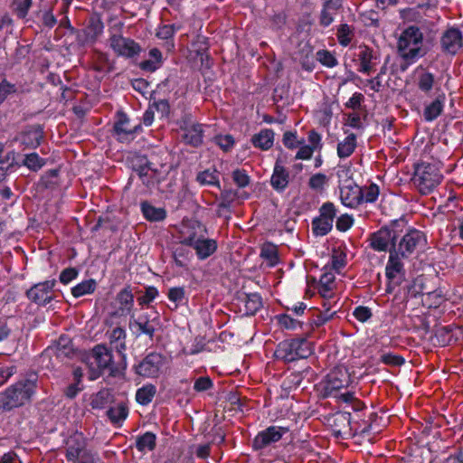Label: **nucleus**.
Returning <instances> with one entry per match:
<instances>
[{
	"label": "nucleus",
	"mask_w": 463,
	"mask_h": 463,
	"mask_svg": "<svg viewBox=\"0 0 463 463\" xmlns=\"http://www.w3.org/2000/svg\"><path fill=\"white\" fill-rule=\"evenodd\" d=\"M411 80L417 93L431 99L424 102L422 116L426 122L436 120L444 111L447 96L440 79L428 68L419 65L412 71Z\"/></svg>",
	"instance_id": "f257e3e1"
},
{
	"label": "nucleus",
	"mask_w": 463,
	"mask_h": 463,
	"mask_svg": "<svg viewBox=\"0 0 463 463\" xmlns=\"http://www.w3.org/2000/svg\"><path fill=\"white\" fill-rule=\"evenodd\" d=\"M351 374L345 366H336L331 370L319 383V391L325 398H335L343 403L355 402V410H359L360 402L353 392L346 391L350 385Z\"/></svg>",
	"instance_id": "f03ea898"
},
{
	"label": "nucleus",
	"mask_w": 463,
	"mask_h": 463,
	"mask_svg": "<svg viewBox=\"0 0 463 463\" xmlns=\"http://www.w3.org/2000/svg\"><path fill=\"white\" fill-rule=\"evenodd\" d=\"M38 377L30 374L7 387L0 394V406L4 411H9L31 402L37 390Z\"/></svg>",
	"instance_id": "7ed1b4c3"
},
{
	"label": "nucleus",
	"mask_w": 463,
	"mask_h": 463,
	"mask_svg": "<svg viewBox=\"0 0 463 463\" xmlns=\"http://www.w3.org/2000/svg\"><path fill=\"white\" fill-rule=\"evenodd\" d=\"M423 39L421 30L415 25H410L401 33L397 41V52L407 65L415 63L424 56Z\"/></svg>",
	"instance_id": "20e7f679"
},
{
	"label": "nucleus",
	"mask_w": 463,
	"mask_h": 463,
	"mask_svg": "<svg viewBox=\"0 0 463 463\" xmlns=\"http://www.w3.org/2000/svg\"><path fill=\"white\" fill-rule=\"evenodd\" d=\"M124 24L116 21L109 28V46L118 56L134 58L141 52V46L135 40L122 34Z\"/></svg>",
	"instance_id": "39448f33"
},
{
	"label": "nucleus",
	"mask_w": 463,
	"mask_h": 463,
	"mask_svg": "<svg viewBox=\"0 0 463 463\" xmlns=\"http://www.w3.org/2000/svg\"><path fill=\"white\" fill-rule=\"evenodd\" d=\"M312 354L310 343L305 338H293L280 342L274 353L277 359L294 362L306 359Z\"/></svg>",
	"instance_id": "423d86ee"
},
{
	"label": "nucleus",
	"mask_w": 463,
	"mask_h": 463,
	"mask_svg": "<svg viewBox=\"0 0 463 463\" xmlns=\"http://www.w3.org/2000/svg\"><path fill=\"white\" fill-rule=\"evenodd\" d=\"M86 364L90 369L89 379L90 381L98 379L107 369L113 373L112 353L105 345H98L87 355Z\"/></svg>",
	"instance_id": "0eeeda50"
},
{
	"label": "nucleus",
	"mask_w": 463,
	"mask_h": 463,
	"mask_svg": "<svg viewBox=\"0 0 463 463\" xmlns=\"http://www.w3.org/2000/svg\"><path fill=\"white\" fill-rule=\"evenodd\" d=\"M442 178L440 169L436 164L421 163L415 168L414 183L423 194L431 193L440 184Z\"/></svg>",
	"instance_id": "6e6552de"
},
{
	"label": "nucleus",
	"mask_w": 463,
	"mask_h": 463,
	"mask_svg": "<svg viewBox=\"0 0 463 463\" xmlns=\"http://www.w3.org/2000/svg\"><path fill=\"white\" fill-rule=\"evenodd\" d=\"M204 235H207V230L205 226L197 220H184L178 229L180 243L188 247H192Z\"/></svg>",
	"instance_id": "1a4fd4ad"
},
{
	"label": "nucleus",
	"mask_w": 463,
	"mask_h": 463,
	"mask_svg": "<svg viewBox=\"0 0 463 463\" xmlns=\"http://www.w3.org/2000/svg\"><path fill=\"white\" fill-rule=\"evenodd\" d=\"M426 241V236L422 232L417 229H410L401 239L396 251L402 258H407L423 248Z\"/></svg>",
	"instance_id": "9d476101"
},
{
	"label": "nucleus",
	"mask_w": 463,
	"mask_h": 463,
	"mask_svg": "<svg viewBox=\"0 0 463 463\" xmlns=\"http://www.w3.org/2000/svg\"><path fill=\"white\" fill-rule=\"evenodd\" d=\"M142 129L141 125L130 126V120L126 113L118 111L113 126V133L117 140L121 143L132 141L136 134Z\"/></svg>",
	"instance_id": "9b49d317"
},
{
	"label": "nucleus",
	"mask_w": 463,
	"mask_h": 463,
	"mask_svg": "<svg viewBox=\"0 0 463 463\" xmlns=\"http://www.w3.org/2000/svg\"><path fill=\"white\" fill-rule=\"evenodd\" d=\"M89 453L81 433L71 435L67 440L66 458L71 463H87Z\"/></svg>",
	"instance_id": "f8f14e48"
},
{
	"label": "nucleus",
	"mask_w": 463,
	"mask_h": 463,
	"mask_svg": "<svg viewBox=\"0 0 463 463\" xmlns=\"http://www.w3.org/2000/svg\"><path fill=\"white\" fill-rule=\"evenodd\" d=\"M55 283L54 279L37 283L26 291V297L32 302L45 307L54 298L53 288Z\"/></svg>",
	"instance_id": "ddd939ff"
},
{
	"label": "nucleus",
	"mask_w": 463,
	"mask_h": 463,
	"mask_svg": "<svg viewBox=\"0 0 463 463\" xmlns=\"http://www.w3.org/2000/svg\"><path fill=\"white\" fill-rule=\"evenodd\" d=\"M164 364L163 355L158 353H150L135 365V371L140 376L156 378L160 374Z\"/></svg>",
	"instance_id": "4468645a"
},
{
	"label": "nucleus",
	"mask_w": 463,
	"mask_h": 463,
	"mask_svg": "<svg viewBox=\"0 0 463 463\" xmlns=\"http://www.w3.org/2000/svg\"><path fill=\"white\" fill-rule=\"evenodd\" d=\"M288 432V428L280 426H269L260 431L253 440V448L257 450L267 448L279 441Z\"/></svg>",
	"instance_id": "2eb2a0df"
},
{
	"label": "nucleus",
	"mask_w": 463,
	"mask_h": 463,
	"mask_svg": "<svg viewBox=\"0 0 463 463\" xmlns=\"http://www.w3.org/2000/svg\"><path fill=\"white\" fill-rule=\"evenodd\" d=\"M396 232L389 227H383L373 232L370 237V246L376 251H386L396 249Z\"/></svg>",
	"instance_id": "dca6fc26"
},
{
	"label": "nucleus",
	"mask_w": 463,
	"mask_h": 463,
	"mask_svg": "<svg viewBox=\"0 0 463 463\" xmlns=\"http://www.w3.org/2000/svg\"><path fill=\"white\" fill-rule=\"evenodd\" d=\"M104 24L98 16H92L86 26L78 33V41L80 44H93L102 35Z\"/></svg>",
	"instance_id": "f3484780"
},
{
	"label": "nucleus",
	"mask_w": 463,
	"mask_h": 463,
	"mask_svg": "<svg viewBox=\"0 0 463 463\" xmlns=\"http://www.w3.org/2000/svg\"><path fill=\"white\" fill-rule=\"evenodd\" d=\"M385 275L390 283L394 285H400L404 279V265L396 249L390 250L389 259L385 267Z\"/></svg>",
	"instance_id": "a211bd4d"
},
{
	"label": "nucleus",
	"mask_w": 463,
	"mask_h": 463,
	"mask_svg": "<svg viewBox=\"0 0 463 463\" xmlns=\"http://www.w3.org/2000/svg\"><path fill=\"white\" fill-rule=\"evenodd\" d=\"M339 190L343 205L352 209L361 205L360 186L353 180H345V184H339Z\"/></svg>",
	"instance_id": "6ab92c4d"
},
{
	"label": "nucleus",
	"mask_w": 463,
	"mask_h": 463,
	"mask_svg": "<svg viewBox=\"0 0 463 463\" xmlns=\"http://www.w3.org/2000/svg\"><path fill=\"white\" fill-rule=\"evenodd\" d=\"M440 45L444 52L456 54L463 46L462 32L455 27L447 29L441 36Z\"/></svg>",
	"instance_id": "aec40b11"
},
{
	"label": "nucleus",
	"mask_w": 463,
	"mask_h": 463,
	"mask_svg": "<svg viewBox=\"0 0 463 463\" xmlns=\"http://www.w3.org/2000/svg\"><path fill=\"white\" fill-rule=\"evenodd\" d=\"M290 180L289 172L280 159L274 165L273 173L270 177V185L278 193L286 190Z\"/></svg>",
	"instance_id": "412c9836"
},
{
	"label": "nucleus",
	"mask_w": 463,
	"mask_h": 463,
	"mask_svg": "<svg viewBox=\"0 0 463 463\" xmlns=\"http://www.w3.org/2000/svg\"><path fill=\"white\" fill-rule=\"evenodd\" d=\"M182 29V25L180 24H161L157 27L156 36L165 41L163 43V47L168 52H172L175 49L174 36L176 32Z\"/></svg>",
	"instance_id": "4be33fe9"
},
{
	"label": "nucleus",
	"mask_w": 463,
	"mask_h": 463,
	"mask_svg": "<svg viewBox=\"0 0 463 463\" xmlns=\"http://www.w3.org/2000/svg\"><path fill=\"white\" fill-rule=\"evenodd\" d=\"M191 248L195 251V255L199 260H205L216 252L218 244L214 239L208 238L204 235Z\"/></svg>",
	"instance_id": "5701e85b"
},
{
	"label": "nucleus",
	"mask_w": 463,
	"mask_h": 463,
	"mask_svg": "<svg viewBox=\"0 0 463 463\" xmlns=\"http://www.w3.org/2000/svg\"><path fill=\"white\" fill-rule=\"evenodd\" d=\"M357 57L359 61L358 71L364 74H370L378 62L376 52L367 46L360 47Z\"/></svg>",
	"instance_id": "b1692460"
},
{
	"label": "nucleus",
	"mask_w": 463,
	"mask_h": 463,
	"mask_svg": "<svg viewBox=\"0 0 463 463\" xmlns=\"http://www.w3.org/2000/svg\"><path fill=\"white\" fill-rule=\"evenodd\" d=\"M116 302L118 304L117 313L120 316L130 315L131 317H134V295L128 287L124 288L117 294Z\"/></svg>",
	"instance_id": "393cba45"
},
{
	"label": "nucleus",
	"mask_w": 463,
	"mask_h": 463,
	"mask_svg": "<svg viewBox=\"0 0 463 463\" xmlns=\"http://www.w3.org/2000/svg\"><path fill=\"white\" fill-rule=\"evenodd\" d=\"M317 291L321 298H330L335 294V276L332 271H325L317 283Z\"/></svg>",
	"instance_id": "a878e982"
},
{
	"label": "nucleus",
	"mask_w": 463,
	"mask_h": 463,
	"mask_svg": "<svg viewBox=\"0 0 463 463\" xmlns=\"http://www.w3.org/2000/svg\"><path fill=\"white\" fill-rule=\"evenodd\" d=\"M274 131L269 128L261 129L251 137V144L254 147L262 151H267L272 147L274 144Z\"/></svg>",
	"instance_id": "bb28decb"
},
{
	"label": "nucleus",
	"mask_w": 463,
	"mask_h": 463,
	"mask_svg": "<svg viewBox=\"0 0 463 463\" xmlns=\"http://www.w3.org/2000/svg\"><path fill=\"white\" fill-rule=\"evenodd\" d=\"M203 126L202 124H193L186 127L184 131L183 138L190 146L197 147L202 145L203 138Z\"/></svg>",
	"instance_id": "cd10ccee"
},
{
	"label": "nucleus",
	"mask_w": 463,
	"mask_h": 463,
	"mask_svg": "<svg viewBox=\"0 0 463 463\" xmlns=\"http://www.w3.org/2000/svg\"><path fill=\"white\" fill-rule=\"evenodd\" d=\"M128 405L124 402H119L107 411V416L114 426L120 427L128 418Z\"/></svg>",
	"instance_id": "c85d7f7f"
},
{
	"label": "nucleus",
	"mask_w": 463,
	"mask_h": 463,
	"mask_svg": "<svg viewBox=\"0 0 463 463\" xmlns=\"http://www.w3.org/2000/svg\"><path fill=\"white\" fill-rule=\"evenodd\" d=\"M43 137V131L40 128H31L21 135L20 141L24 148H36L40 146Z\"/></svg>",
	"instance_id": "c756f323"
},
{
	"label": "nucleus",
	"mask_w": 463,
	"mask_h": 463,
	"mask_svg": "<svg viewBox=\"0 0 463 463\" xmlns=\"http://www.w3.org/2000/svg\"><path fill=\"white\" fill-rule=\"evenodd\" d=\"M144 218L149 222H161L166 217V211L163 207H156L148 202L140 204Z\"/></svg>",
	"instance_id": "7c9ffc66"
},
{
	"label": "nucleus",
	"mask_w": 463,
	"mask_h": 463,
	"mask_svg": "<svg viewBox=\"0 0 463 463\" xmlns=\"http://www.w3.org/2000/svg\"><path fill=\"white\" fill-rule=\"evenodd\" d=\"M141 161H144L145 163L140 165L136 171L146 186H153L158 182L156 178V171L151 167V164L146 160V158H143Z\"/></svg>",
	"instance_id": "2f4dec72"
},
{
	"label": "nucleus",
	"mask_w": 463,
	"mask_h": 463,
	"mask_svg": "<svg viewBox=\"0 0 463 463\" xmlns=\"http://www.w3.org/2000/svg\"><path fill=\"white\" fill-rule=\"evenodd\" d=\"M110 345H112L118 352L121 353L126 349V330L122 326H116L107 332Z\"/></svg>",
	"instance_id": "473e14b6"
},
{
	"label": "nucleus",
	"mask_w": 463,
	"mask_h": 463,
	"mask_svg": "<svg viewBox=\"0 0 463 463\" xmlns=\"http://www.w3.org/2000/svg\"><path fill=\"white\" fill-rule=\"evenodd\" d=\"M356 146V136L354 133L347 135L337 145V156L341 159L349 157L354 152Z\"/></svg>",
	"instance_id": "72a5a7b5"
},
{
	"label": "nucleus",
	"mask_w": 463,
	"mask_h": 463,
	"mask_svg": "<svg viewBox=\"0 0 463 463\" xmlns=\"http://www.w3.org/2000/svg\"><path fill=\"white\" fill-rule=\"evenodd\" d=\"M148 54L150 59L143 61L140 63V68L143 71L153 72L161 67L163 63V56L158 48H152Z\"/></svg>",
	"instance_id": "f704fd0d"
},
{
	"label": "nucleus",
	"mask_w": 463,
	"mask_h": 463,
	"mask_svg": "<svg viewBox=\"0 0 463 463\" xmlns=\"http://www.w3.org/2000/svg\"><path fill=\"white\" fill-rule=\"evenodd\" d=\"M244 302V314L247 316H253L262 307V298L258 293L245 294L243 298Z\"/></svg>",
	"instance_id": "c9c22d12"
},
{
	"label": "nucleus",
	"mask_w": 463,
	"mask_h": 463,
	"mask_svg": "<svg viewBox=\"0 0 463 463\" xmlns=\"http://www.w3.org/2000/svg\"><path fill=\"white\" fill-rule=\"evenodd\" d=\"M260 257L268 263L269 267H275L279 262V257L276 245L266 242L260 249Z\"/></svg>",
	"instance_id": "e433bc0d"
},
{
	"label": "nucleus",
	"mask_w": 463,
	"mask_h": 463,
	"mask_svg": "<svg viewBox=\"0 0 463 463\" xmlns=\"http://www.w3.org/2000/svg\"><path fill=\"white\" fill-rule=\"evenodd\" d=\"M379 194L380 188L374 183H371L369 185L360 186L361 204L375 203Z\"/></svg>",
	"instance_id": "4c0bfd02"
},
{
	"label": "nucleus",
	"mask_w": 463,
	"mask_h": 463,
	"mask_svg": "<svg viewBox=\"0 0 463 463\" xmlns=\"http://www.w3.org/2000/svg\"><path fill=\"white\" fill-rule=\"evenodd\" d=\"M337 8L332 0L324 3L319 17V23L323 27H327L334 22V15Z\"/></svg>",
	"instance_id": "58836bf2"
},
{
	"label": "nucleus",
	"mask_w": 463,
	"mask_h": 463,
	"mask_svg": "<svg viewBox=\"0 0 463 463\" xmlns=\"http://www.w3.org/2000/svg\"><path fill=\"white\" fill-rule=\"evenodd\" d=\"M97 288V282L95 279H90L78 283L71 288V295L76 298H81L85 295L91 294Z\"/></svg>",
	"instance_id": "ea45409f"
},
{
	"label": "nucleus",
	"mask_w": 463,
	"mask_h": 463,
	"mask_svg": "<svg viewBox=\"0 0 463 463\" xmlns=\"http://www.w3.org/2000/svg\"><path fill=\"white\" fill-rule=\"evenodd\" d=\"M333 228L332 221L321 216L312 221V230L316 236H325L331 232Z\"/></svg>",
	"instance_id": "a19ab883"
},
{
	"label": "nucleus",
	"mask_w": 463,
	"mask_h": 463,
	"mask_svg": "<svg viewBox=\"0 0 463 463\" xmlns=\"http://www.w3.org/2000/svg\"><path fill=\"white\" fill-rule=\"evenodd\" d=\"M278 325L281 329L295 331L301 329L303 323L298 319L293 318L288 314H279L276 316Z\"/></svg>",
	"instance_id": "79ce46f5"
},
{
	"label": "nucleus",
	"mask_w": 463,
	"mask_h": 463,
	"mask_svg": "<svg viewBox=\"0 0 463 463\" xmlns=\"http://www.w3.org/2000/svg\"><path fill=\"white\" fill-rule=\"evenodd\" d=\"M156 388L155 385L148 383L137 389L136 392V401L141 405L150 403L156 395Z\"/></svg>",
	"instance_id": "37998d69"
},
{
	"label": "nucleus",
	"mask_w": 463,
	"mask_h": 463,
	"mask_svg": "<svg viewBox=\"0 0 463 463\" xmlns=\"http://www.w3.org/2000/svg\"><path fill=\"white\" fill-rule=\"evenodd\" d=\"M156 436L147 431L138 437L136 441V448L140 452L152 451L156 447Z\"/></svg>",
	"instance_id": "c03bdc74"
},
{
	"label": "nucleus",
	"mask_w": 463,
	"mask_h": 463,
	"mask_svg": "<svg viewBox=\"0 0 463 463\" xmlns=\"http://www.w3.org/2000/svg\"><path fill=\"white\" fill-rule=\"evenodd\" d=\"M175 264L179 268H185L193 258V254L184 245L178 246L173 252Z\"/></svg>",
	"instance_id": "a18cd8bd"
},
{
	"label": "nucleus",
	"mask_w": 463,
	"mask_h": 463,
	"mask_svg": "<svg viewBox=\"0 0 463 463\" xmlns=\"http://www.w3.org/2000/svg\"><path fill=\"white\" fill-rule=\"evenodd\" d=\"M45 164L46 160L33 152L25 155L21 165L26 166L31 171L37 172L43 167Z\"/></svg>",
	"instance_id": "49530a36"
},
{
	"label": "nucleus",
	"mask_w": 463,
	"mask_h": 463,
	"mask_svg": "<svg viewBox=\"0 0 463 463\" xmlns=\"http://www.w3.org/2000/svg\"><path fill=\"white\" fill-rule=\"evenodd\" d=\"M196 180L202 185H213L220 187L219 173L215 169H207L197 175Z\"/></svg>",
	"instance_id": "de8ad7c7"
},
{
	"label": "nucleus",
	"mask_w": 463,
	"mask_h": 463,
	"mask_svg": "<svg viewBox=\"0 0 463 463\" xmlns=\"http://www.w3.org/2000/svg\"><path fill=\"white\" fill-rule=\"evenodd\" d=\"M134 325L138 328V334H144L153 338L156 328L146 316H140L134 321Z\"/></svg>",
	"instance_id": "09e8293b"
},
{
	"label": "nucleus",
	"mask_w": 463,
	"mask_h": 463,
	"mask_svg": "<svg viewBox=\"0 0 463 463\" xmlns=\"http://www.w3.org/2000/svg\"><path fill=\"white\" fill-rule=\"evenodd\" d=\"M213 142L218 146L223 152H230L235 146V138L230 134H220L213 137Z\"/></svg>",
	"instance_id": "8fccbe9b"
},
{
	"label": "nucleus",
	"mask_w": 463,
	"mask_h": 463,
	"mask_svg": "<svg viewBox=\"0 0 463 463\" xmlns=\"http://www.w3.org/2000/svg\"><path fill=\"white\" fill-rule=\"evenodd\" d=\"M168 299L175 303V308L186 301L185 291L183 287H174L169 288L167 293Z\"/></svg>",
	"instance_id": "3c124183"
},
{
	"label": "nucleus",
	"mask_w": 463,
	"mask_h": 463,
	"mask_svg": "<svg viewBox=\"0 0 463 463\" xmlns=\"http://www.w3.org/2000/svg\"><path fill=\"white\" fill-rule=\"evenodd\" d=\"M350 418L351 414L348 412H338L334 417V422L336 426H343V430H336L335 433L337 435H342L343 433H346V430H350Z\"/></svg>",
	"instance_id": "603ef678"
},
{
	"label": "nucleus",
	"mask_w": 463,
	"mask_h": 463,
	"mask_svg": "<svg viewBox=\"0 0 463 463\" xmlns=\"http://www.w3.org/2000/svg\"><path fill=\"white\" fill-rule=\"evenodd\" d=\"M331 265L336 272H340L346 265V253L342 250H334L331 256Z\"/></svg>",
	"instance_id": "864d4df0"
},
{
	"label": "nucleus",
	"mask_w": 463,
	"mask_h": 463,
	"mask_svg": "<svg viewBox=\"0 0 463 463\" xmlns=\"http://www.w3.org/2000/svg\"><path fill=\"white\" fill-rule=\"evenodd\" d=\"M353 31L346 24H341L337 30V40L340 45L346 47L351 43Z\"/></svg>",
	"instance_id": "5fc2aeb1"
},
{
	"label": "nucleus",
	"mask_w": 463,
	"mask_h": 463,
	"mask_svg": "<svg viewBox=\"0 0 463 463\" xmlns=\"http://www.w3.org/2000/svg\"><path fill=\"white\" fill-rule=\"evenodd\" d=\"M317 61L327 68H334L337 65L335 55L327 50H320L317 52Z\"/></svg>",
	"instance_id": "6e6d98bb"
},
{
	"label": "nucleus",
	"mask_w": 463,
	"mask_h": 463,
	"mask_svg": "<svg viewBox=\"0 0 463 463\" xmlns=\"http://www.w3.org/2000/svg\"><path fill=\"white\" fill-rule=\"evenodd\" d=\"M12 6L19 18H24L32 6V0H13Z\"/></svg>",
	"instance_id": "4d7b16f0"
},
{
	"label": "nucleus",
	"mask_w": 463,
	"mask_h": 463,
	"mask_svg": "<svg viewBox=\"0 0 463 463\" xmlns=\"http://www.w3.org/2000/svg\"><path fill=\"white\" fill-rule=\"evenodd\" d=\"M109 392L106 390L97 392L91 402L90 405L93 409H103L109 402Z\"/></svg>",
	"instance_id": "13d9d810"
},
{
	"label": "nucleus",
	"mask_w": 463,
	"mask_h": 463,
	"mask_svg": "<svg viewBox=\"0 0 463 463\" xmlns=\"http://www.w3.org/2000/svg\"><path fill=\"white\" fill-rule=\"evenodd\" d=\"M327 176L325 174L317 173L313 175L308 181V186L312 190L320 191L327 184Z\"/></svg>",
	"instance_id": "bf43d9fd"
},
{
	"label": "nucleus",
	"mask_w": 463,
	"mask_h": 463,
	"mask_svg": "<svg viewBox=\"0 0 463 463\" xmlns=\"http://www.w3.org/2000/svg\"><path fill=\"white\" fill-rule=\"evenodd\" d=\"M283 144L287 148L293 149L298 147L302 145L305 140L302 138L301 140L298 139L297 133L292 131H287L283 135Z\"/></svg>",
	"instance_id": "052dcab7"
},
{
	"label": "nucleus",
	"mask_w": 463,
	"mask_h": 463,
	"mask_svg": "<svg viewBox=\"0 0 463 463\" xmlns=\"http://www.w3.org/2000/svg\"><path fill=\"white\" fill-rule=\"evenodd\" d=\"M423 281L424 279L422 276L415 278L408 286V295L411 298H416L423 294Z\"/></svg>",
	"instance_id": "680f3d73"
},
{
	"label": "nucleus",
	"mask_w": 463,
	"mask_h": 463,
	"mask_svg": "<svg viewBox=\"0 0 463 463\" xmlns=\"http://www.w3.org/2000/svg\"><path fill=\"white\" fill-rule=\"evenodd\" d=\"M158 296V290L156 287L150 286L146 288L144 295L137 298L140 306L149 305Z\"/></svg>",
	"instance_id": "e2e57ef3"
},
{
	"label": "nucleus",
	"mask_w": 463,
	"mask_h": 463,
	"mask_svg": "<svg viewBox=\"0 0 463 463\" xmlns=\"http://www.w3.org/2000/svg\"><path fill=\"white\" fill-rule=\"evenodd\" d=\"M213 387V383L209 376H201L194 381V390L197 392H206Z\"/></svg>",
	"instance_id": "0e129e2a"
},
{
	"label": "nucleus",
	"mask_w": 463,
	"mask_h": 463,
	"mask_svg": "<svg viewBox=\"0 0 463 463\" xmlns=\"http://www.w3.org/2000/svg\"><path fill=\"white\" fill-rule=\"evenodd\" d=\"M353 316L359 322L365 323L372 317L373 314L370 307L358 306L354 309Z\"/></svg>",
	"instance_id": "69168bd1"
},
{
	"label": "nucleus",
	"mask_w": 463,
	"mask_h": 463,
	"mask_svg": "<svg viewBox=\"0 0 463 463\" xmlns=\"http://www.w3.org/2000/svg\"><path fill=\"white\" fill-rule=\"evenodd\" d=\"M234 183L241 188L246 187L250 183V177L243 169H236L232 172Z\"/></svg>",
	"instance_id": "338daca9"
},
{
	"label": "nucleus",
	"mask_w": 463,
	"mask_h": 463,
	"mask_svg": "<svg viewBox=\"0 0 463 463\" xmlns=\"http://www.w3.org/2000/svg\"><path fill=\"white\" fill-rule=\"evenodd\" d=\"M381 362L387 365L400 366L404 364L405 360L401 355L392 353L383 354L380 358Z\"/></svg>",
	"instance_id": "774afa93"
}]
</instances>
